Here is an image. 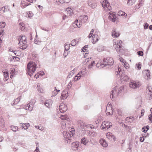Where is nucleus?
I'll use <instances>...</instances> for the list:
<instances>
[{
	"mask_svg": "<svg viewBox=\"0 0 152 152\" xmlns=\"http://www.w3.org/2000/svg\"><path fill=\"white\" fill-rule=\"evenodd\" d=\"M114 61L113 58H108L99 61L96 64V66L97 67L101 69L103 68L105 66L112 65Z\"/></svg>",
	"mask_w": 152,
	"mask_h": 152,
	"instance_id": "1",
	"label": "nucleus"
},
{
	"mask_svg": "<svg viewBox=\"0 0 152 152\" xmlns=\"http://www.w3.org/2000/svg\"><path fill=\"white\" fill-rule=\"evenodd\" d=\"M38 64L37 61H30L27 65V72L28 74L31 76H32L38 68Z\"/></svg>",
	"mask_w": 152,
	"mask_h": 152,
	"instance_id": "2",
	"label": "nucleus"
},
{
	"mask_svg": "<svg viewBox=\"0 0 152 152\" xmlns=\"http://www.w3.org/2000/svg\"><path fill=\"white\" fill-rule=\"evenodd\" d=\"M121 41L120 40L114 39L113 40V46L116 51L118 52V53L120 54H123L124 53L122 47Z\"/></svg>",
	"mask_w": 152,
	"mask_h": 152,
	"instance_id": "3",
	"label": "nucleus"
},
{
	"mask_svg": "<svg viewBox=\"0 0 152 152\" xmlns=\"http://www.w3.org/2000/svg\"><path fill=\"white\" fill-rule=\"evenodd\" d=\"M123 67H118V70L115 71L116 75H119L120 79L124 81H127L129 79V77L126 75L124 74V71L122 69Z\"/></svg>",
	"mask_w": 152,
	"mask_h": 152,
	"instance_id": "4",
	"label": "nucleus"
},
{
	"mask_svg": "<svg viewBox=\"0 0 152 152\" xmlns=\"http://www.w3.org/2000/svg\"><path fill=\"white\" fill-rule=\"evenodd\" d=\"M26 37L25 36H22L19 40V45L20 46V48L23 50L26 48L27 45L26 44Z\"/></svg>",
	"mask_w": 152,
	"mask_h": 152,
	"instance_id": "5",
	"label": "nucleus"
},
{
	"mask_svg": "<svg viewBox=\"0 0 152 152\" xmlns=\"http://www.w3.org/2000/svg\"><path fill=\"white\" fill-rule=\"evenodd\" d=\"M101 3L103 7L104 8L105 11L107 12L111 10V7L110 6V4L107 0H101Z\"/></svg>",
	"mask_w": 152,
	"mask_h": 152,
	"instance_id": "6",
	"label": "nucleus"
},
{
	"mask_svg": "<svg viewBox=\"0 0 152 152\" xmlns=\"http://www.w3.org/2000/svg\"><path fill=\"white\" fill-rule=\"evenodd\" d=\"M140 86V83L138 81L132 80L129 83V87L133 89L138 88Z\"/></svg>",
	"mask_w": 152,
	"mask_h": 152,
	"instance_id": "7",
	"label": "nucleus"
},
{
	"mask_svg": "<svg viewBox=\"0 0 152 152\" xmlns=\"http://www.w3.org/2000/svg\"><path fill=\"white\" fill-rule=\"evenodd\" d=\"M63 134L64 139L66 140L65 141H66L67 143L68 141L70 142L71 137H72L73 136L71 134L69 133V132L66 131H64L63 132Z\"/></svg>",
	"mask_w": 152,
	"mask_h": 152,
	"instance_id": "8",
	"label": "nucleus"
},
{
	"mask_svg": "<svg viewBox=\"0 0 152 152\" xmlns=\"http://www.w3.org/2000/svg\"><path fill=\"white\" fill-rule=\"evenodd\" d=\"M112 124L109 122L104 121L102 124L101 127L103 129L105 130L108 129L110 126H112Z\"/></svg>",
	"mask_w": 152,
	"mask_h": 152,
	"instance_id": "9",
	"label": "nucleus"
},
{
	"mask_svg": "<svg viewBox=\"0 0 152 152\" xmlns=\"http://www.w3.org/2000/svg\"><path fill=\"white\" fill-rule=\"evenodd\" d=\"M117 89V87H115L114 88H113L112 91V93L111 94L110 96H112V97L113 98V96L114 95V94H115L117 95H118L120 93H121L123 89V87L121 86V87L117 93H116V89Z\"/></svg>",
	"mask_w": 152,
	"mask_h": 152,
	"instance_id": "10",
	"label": "nucleus"
},
{
	"mask_svg": "<svg viewBox=\"0 0 152 152\" xmlns=\"http://www.w3.org/2000/svg\"><path fill=\"white\" fill-rule=\"evenodd\" d=\"M106 114L107 115H112L113 113V109L112 105L108 103L106 107Z\"/></svg>",
	"mask_w": 152,
	"mask_h": 152,
	"instance_id": "11",
	"label": "nucleus"
},
{
	"mask_svg": "<svg viewBox=\"0 0 152 152\" xmlns=\"http://www.w3.org/2000/svg\"><path fill=\"white\" fill-rule=\"evenodd\" d=\"M59 109L61 113H63L67 110V108L65 104L64 103H61L59 106Z\"/></svg>",
	"mask_w": 152,
	"mask_h": 152,
	"instance_id": "12",
	"label": "nucleus"
},
{
	"mask_svg": "<svg viewBox=\"0 0 152 152\" xmlns=\"http://www.w3.org/2000/svg\"><path fill=\"white\" fill-rule=\"evenodd\" d=\"M109 19L113 22H117V19L116 18V16L114 14V13L110 12L109 13Z\"/></svg>",
	"mask_w": 152,
	"mask_h": 152,
	"instance_id": "13",
	"label": "nucleus"
},
{
	"mask_svg": "<svg viewBox=\"0 0 152 152\" xmlns=\"http://www.w3.org/2000/svg\"><path fill=\"white\" fill-rule=\"evenodd\" d=\"M34 103L33 101H31L29 102L25 107L26 110H28L30 111L32 110Z\"/></svg>",
	"mask_w": 152,
	"mask_h": 152,
	"instance_id": "14",
	"label": "nucleus"
},
{
	"mask_svg": "<svg viewBox=\"0 0 152 152\" xmlns=\"http://www.w3.org/2000/svg\"><path fill=\"white\" fill-rule=\"evenodd\" d=\"M112 36L114 38H116L118 37L120 34L119 31H117L116 29L114 28L112 31Z\"/></svg>",
	"mask_w": 152,
	"mask_h": 152,
	"instance_id": "15",
	"label": "nucleus"
},
{
	"mask_svg": "<svg viewBox=\"0 0 152 152\" xmlns=\"http://www.w3.org/2000/svg\"><path fill=\"white\" fill-rule=\"evenodd\" d=\"M88 18V16L87 15H81L79 18V20L81 23H85L87 21Z\"/></svg>",
	"mask_w": 152,
	"mask_h": 152,
	"instance_id": "16",
	"label": "nucleus"
},
{
	"mask_svg": "<svg viewBox=\"0 0 152 152\" xmlns=\"http://www.w3.org/2000/svg\"><path fill=\"white\" fill-rule=\"evenodd\" d=\"M106 136L107 138L110 140L113 141H115V137L112 133L110 132H108L106 134Z\"/></svg>",
	"mask_w": 152,
	"mask_h": 152,
	"instance_id": "17",
	"label": "nucleus"
},
{
	"mask_svg": "<svg viewBox=\"0 0 152 152\" xmlns=\"http://www.w3.org/2000/svg\"><path fill=\"white\" fill-rule=\"evenodd\" d=\"M88 6L91 8L94 9L96 7V4L92 0H89L88 1Z\"/></svg>",
	"mask_w": 152,
	"mask_h": 152,
	"instance_id": "18",
	"label": "nucleus"
},
{
	"mask_svg": "<svg viewBox=\"0 0 152 152\" xmlns=\"http://www.w3.org/2000/svg\"><path fill=\"white\" fill-rule=\"evenodd\" d=\"M69 95V94L67 91L64 90L62 93L61 98V99H66Z\"/></svg>",
	"mask_w": 152,
	"mask_h": 152,
	"instance_id": "19",
	"label": "nucleus"
},
{
	"mask_svg": "<svg viewBox=\"0 0 152 152\" xmlns=\"http://www.w3.org/2000/svg\"><path fill=\"white\" fill-rule=\"evenodd\" d=\"M80 143L79 142H73L72 144V149L73 150L76 151L78 149L79 147Z\"/></svg>",
	"mask_w": 152,
	"mask_h": 152,
	"instance_id": "20",
	"label": "nucleus"
},
{
	"mask_svg": "<svg viewBox=\"0 0 152 152\" xmlns=\"http://www.w3.org/2000/svg\"><path fill=\"white\" fill-rule=\"evenodd\" d=\"M77 124L79 127L83 129H85L87 125L84 122L80 121L77 122Z\"/></svg>",
	"mask_w": 152,
	"mask_h": 152,
	"instance_id": "21",
	"label": "nucleus"
},
{
	"mask_svg": "<svg viewBox=\"0 0 152 152\" xmlns=\"http://www.w3.org/2000/svg\"><path fill=\"white\" fill-rule=\"evenodd\" d=\"M99 40L98 36L97 34H94L92 37V42L93 44H95Z\"/></svg>",
	"mask_w": 152,
	"mask_h": 152,
	"instance_id": "22",
	"label": "nucleus"
},
{
	"mask_svg": "<svg viewBox=\"0 0 152 152\" xmlns=\"http://www.w3.org/2000/svg\"><path fill=\"white\" fill-rule=\"evenodd\" d=\"M99 142L102 146L106 147L108 146L107 143L105 140L103 139H101L99 140Z\"/></svg>",
	"mask_w": 152,
	"mask_h": 152,
	"instance_id": "23",
	"label": "nucleus"
},
{
	"mask_svg": "<svg viewBox=\"0 0 152 152\" xmlns=\"http://www.w3.org/2000/svg\"><path fill=\"white\" fill-rule=\"evenodd\" d=\"M82 77H83V75L79 72L77 75L75 76L74 80L75 82L79 80Z\"/></svg>",
	"mask_w": 152,
	"mask_h": 152,
	"instance_id": "24",
	"label": "nucleus"
},
{
	"mask_svg": "<svg viewBox=\"0 0 152 152\" xmlns=\"http://www.w3.org/2000/svg\"><path fill=\"white\" fill-rule=\"evenodd\" d=\"M20 126L22 127L24 129H27L30 126V125L28 123H26L25 124H20Z\"/></svg>",
	"mask_w": 152,
	"mask_h": 152,
	"instance_id": "25",
	"label": "nucleus"
},
{
	"mask_svg": "<svg viewBox=\"0 0 152 152\" xmlns=\"http://www.w3.org/2000/svg\"><path fill=\"white\" fill-rule=\"evenodd\" d=\"M88 142V140L85 137L82 138L81 140V143L85 145H86Z\"/></svg>",
	"mask_w": 152,
	"mask_h": 152,
	"instance_id": "26",
	"label": "nucleus"
},
{
	"mask_svg": "<svg viewBox=\"0 0 152 152\" xmlns=\"http://www.w3.org/2000/svg\"><path fill=\"white\" fill-rule=\"evenodd\" d=\"M30 4V3L28 4L24 1H21L20 6L22 8H24L26 7Z\"/></svg>",
	"mask_w": 152,
	"mask_h": 152,
	"instance_id": "27",
	"label": "nucleus"
},
{
	"mask_svg": "<svg viewBox=\"0 0 152 152\" xmlns=\"http://www.w3.org/2000/svg\"><path fill=\"white\" fill-rule=\"evenodd\" d=\"M66 11L67 12V15L69 16L73 14V11L70 8L68 7L66 8Z\"/></svg>",
	"mask_w": 152,
	"mask_h": 152,
	"instance_id": "28",
	"label": "nucleus"
},
{
	"mask_svg": "<svg viewBox=\"0 0 152 152\" xmlns=\"http://www.w3.org/2000/svg\"><path fill=\"white\" fill-rule=\"evenodd\" d=\"M4 78V81H6L9 78V74L8 72L6 71L3 72Z\"/></svg>",
	"mask_w": 152,
	"mask_h": 152,
	"instance_id": "29",
	"label": "nucleus"
},
{
	"mask_svg": "<svg viewBox=\"0 0 152 152\" xmlns=\"http://www.w3.org/2000/svg\"><path fill=\"white\" fill-rule=\"evenodd\" d=\"M86 68L85 67H84L82 69H81V70L79 72L82 75L83 77H85L86 74L87 73V72H86Z\"/></svg>",
	"mask_w": 152,
	"mask_h": 152,
	"instance_id": "30",
	"label": "nucleus"
},
{
	"mask_svg": "<svg viewBox=\"0 0 152 152\" xmlns=\"http://www.w3.org/2000/svg\"><path fill=\"white\" fill-rule=\"evenodd\" d=\"M144 72L146 74V76L145 78L147 80L150 79V72L148 70H145Z\"/></svg>",
	"mask_w": 152,
	"mask_h": 152,
	"instance_id": "31",
	"label": "nucleus"
},
{
	"mask_svg": "<svg viewBox=\"0 0 152 152\" xmlns=\"http://www.w3.org/2000/svg\"><path fill=\"white\" fill-rule=\"evenodd\" d=\"M52 102L51 101L50 99L47 101L45 103V106L48 107H50L51 106Z\"/></svg>",
	"mask_w": 152,
	"mask_h": 152,
	"instance_id": "32",
	"label": "nucleus"
},
{
	"mask_svg": "<svg viewBox=\"0 0 152 152\" xmlns=\"http://www.w3.org/2000/svg\"><path fill=\"white\" fill-rule=\"evenodd\" d=\"M16 72L15 71V69L14 68H12L10 70V78H12L15 75Z\"/></svg>",
	"mask_w": 152,
	"mask_h": 152,
	"instance_id": "33",
	"label": "nucleus"
},
{
	"mask_svg": "<svg viewBox=\"0 0 152 152\" xmlns=\"http://www.w3.org/2000/svg\"><path fill=\"white\" fill-rule=\"evenodd\" d=\"M60 91V90L58 89H56V87L54 88V91H53L52 93V96H55Z\"/></svg>",
	"mask_w": 152,
	"mask_h": 152,
	"instance_id": "34",
	"label": "nucleus"
},
{
	"mask_svg": "<svg viewBox=\"0 0 152 152\" xmlns=\"http://www.w3.org/2000/svg\"><path fill=\"white\" fill-rule=\"evenodd\" d=\"M37 88V89L39 92L43 93V89L42 88V87L40 84L38 83Z\"/></svg>",
	"mask_w": 152,
	"mask_h": 152,
	"instance_id": "35",
	"label": "nucleus"
},
{
	"mask_svg": "<svg viewBox=\"0 0 152 152\" xmlns=\"http://www.w3.org/2000/svg\"><path fill=\"white\" fill-rule=\"evenodd\" d=\"M78 28H80L81 26L80 23V22H78V20H77L75 21L73 24V26H75V25Z\"/></svg>",
	"mask_w": 152,
	"mask_h": 152,
	"instance_id": "36",
	"label": "nucleus"
},
{
	"mask_svg": "<svg viewBox=\"0 0 152 152\" xmlns=\"http://www.w3.org/2000/svg\"><path fill=\"white\" fill-rule=\"evenodd\" d=\"M136 0H128L127 5L128 6H131L135 2Z\"/></svg>",
	"mask_w": 152,
	"mask_h": 152,
	"instance_id": "37",
	"label": "nucleus"
},
{
	"mask_svg": "<svg viewBox=\"0 0 152 152\" xmlns=\"http://www.w3.org/2000/svg\"><path fill=\"white\" fill-rule=\"evenodd\" d=\"M57 2H59L60 3H68L69 2L70 0H55Z\"/></svg>",
	"mask_w": 152,
	"mask_h": 152,
	"instance_id": "38",
	"label": "nucleus"
},
{
	"mask_svg": "<svg viewBox=\"0 0 152 152\" xmlns=\"http://www.w3.org/2000/svg\"><path fill=\"white\" fill-rule=\"evenodd\" d=\"M20 97H18L15 99L13 103H11L12 105H13L14 104H16L19 102L20 100Z\"/></svg>",
	"mask_w": 152,
	"mask_h": 152,
	"instance_id": "39",
	"label": "nucleus"
},
{
	"mask_svg": "<svg viewBox=\"0 0 152 152\" xmlns=\"http://www.w3.org/2000/svg\"><path fill=\"white\" fill-rule=\"evenodd\" d=\"M34 42L35 44L39 45H40L42 42L39 39H37V38L36 37L34 40Z\"/></svg>",
	"mask_w": 152,
	"mask_h": 152,
	"instance_id": "40",
	"label": "nucleus"
},
{
	"mask_svg": "<svg viewBox=\"0 0 152 152\" xmlns=\"http://www.w3.org/2000/svg\"><path fill=\"white\" fill-rule=\"evenodd\" d=\"M69 133L71 134L73 136L74 135V134H75V130L73 128H72L70 127L69 128Z\"/></svg>",
	"mask_w": 152,
	"mask_h": 152,
	"instance_id": "41",
	"label": "nucleus"
},
{
	"mask_svg": "<svg viewBox=\"0 0 152 152\" xmlns=\"http://www.w3.org/2000/svg\"><path fill=\"white\" fill-rule=\"evenodd\" d=\"M126 13L122 11H120L118 12V15L119 16H125V17H126V16L127 15V14H126L125 15Z\"/></svg>",
	"mask_w": 152,
	"mask_h": 152,
	"instance_id": "42",
	"label": "nucleus"
},
{
	"mask_svg": "<svg viewBox=\"0 0 152 152\" xmlns=\"http://www.w3.org/2000/svg\"><path fill=\"white\" fill-rule=\"evenodd\" d=\"M60 118L61 119L63 120H68L69 119V118L67 117V116L66 115H62L61 116Z\"/></svg>",
	"mask_w": 152,
	"mask_h": 152,
	"instance_id": "43",
	"label": "nucleus"
},
{
	"mask_svg": "<svg viewBox=\"0 0 152 152\" xmlns=\"http://www.w3.org/2000/svg\"><path fill=\"white\" fill-rule=\"evenodd\" d=\"M10 128L14 132H16L18 129V127L13 126H11Z\"/></svg>",
	"mask_w": 152,
	"mask_h": 152,
	"instance_id": "44",
	"label": "nucleus"
},
{
	"mask_svg": "<svg viewBox=\"0 0 152 152\" xmlns=\"http://www.w3.org/2000/svg\"><path fill=\"white\" fill-rule=\"evenodd\" d=\"M78 41L76 39H74L71 42V45L72 46H75L76 44Z\"/></svg>",
	"mask_w": 152,
	"mask_h": 152,
	"instance_id": "45",
	"label": "nucleus"
},
{
	"mask_svg": "<svg viewBox=\"0 0 152 152\" xmlns=\"http://www.w3.org/2000/svg\"><path fill=\"white\" fill-rule=\"evenodd\" d=\"M122 65L124 66L125 68L126 69H128L129 67V66L128 63L126 62L122 64Z\"/></svg>",
	"mask_w": 152,
	"mask_h": 152,
	"instance_id": "46",
	"label": "nucleus"
},
{
	"mask_svg": "<svg viewBox=\"0 0 152 152\" xmlns=\"http://www.w3.org/2000/svg\"><path fill=\"white\" fill-rule=\"evenodd\" d=\"M27 14L28 15V18H31L34 15V14L31 11L27 12Z\"/></svg>",
	"mask_w": 152,
	"mask_h": 152,
	"instance_id": "47",
	"label": "nucleus"
},
{
	"mask_svg": "<svg viewBox=\"0 0 152 152\" xmlns=\"http://www.w3.org/2000/svg\"><path fill=\"white\" fill-rule=\"evenodd\" d=\"M95 64L94 61H92L91 63L88 66V67L89 69H91L93 66L94 64Z\"/></svg>",
	"mask_w": 152,
	"mask_h": 152,
	"instance_id": "48",
	"label": "nucleus"
},
{
	"mask_svg": "<svg viewBox=\"0 0 152 152\" xmlns=\"http://www.w3.org/2000/svg\"><path fill=\"white\" fill-rule=\"evenodd\" d=\"M119 56V58L120 60V61L122 62V64L126 62V61L124 59L121 57L120 56Z\"/></svg>",
	"mask_w": 152,
	"mask_h": 152,
	"instance_id": "49",
	"label": "nucleus"
},
{
	"mask_svg": "<svg viewBox=\"0 0 152 152\" xmlns=\"http://www.w3.org/2000/svg\"><path fill=\"white\" fill-rule=\"evenodd\" d=\"M5 22H2L0 23V28H3L5 27Z\"/></svg>",
	"mask_w": 152,
	"mask_h": 152,
	"instance_id": "50",
	"label": "nucleus"
},
{
	"mask_svg": "<svg viewBox=\"0 0 152 152\" xmlns=\"http://www.w3.org/2000/svg\"><path fill=\"white\" fill-rule=\"evenodd\" d=\"M76 70L75 69H74L73 70L70 71V72L69 74L71 75H73L75 72H76Z\"/></svg>",
	"mask_w": 152,
	"mask_h": 152,
	"instance_id": "51",
	"label": "nucleus"
},
{
	"mask_svg": "<svg viewBox=\"0 0 152 152\" xmlns=\"http://www.w3.org/2000/svg\"><path fill=\"white\" fill-rule=\"evenodd\" d=\"M88 48V45H85V46L83 47L82 49H81V51H83V52H84L86 51V50Z\"/></svg>",
	"mask_w": 152,
	"mask_h": 152,
	"instance_id": "52",
	"label": "nucleus"
},
{
	"mask_svg": "<svg viewBox=\"0 0 152 152\" xmlns=\"http://www.w3.org/2000/svg\"><path fill=\"white\" fill-rule=\"evenodd\" d=\"M136 66L138 69H140L141 68V63H139L138 64H136Z\"/></svg>",
	"mask_w": 152,
	"mask_h": 152,
	"instance_id": "53",
	"label": "nucleus"
},
{
	"mask_svg": "<svg viewBox=\"0 0 152 152\" xmlns=\"http://www.w3.org/2000/svg\"><path fill=\"white\" fill-rule=\"evenodd\" d=\"M65 50L68 51V50L69 49V45L66 44L65 45Z\"/></svg>",
	"mask_w": 152,
	"mask_h": 152,
	"instance_id": "54",
	"label": "nucleus"
},
{
	"mask_svg": "<svg viewBox=\"0 0 152 152\" xmlns=\"http://www.w3.org/2000/svg\"><path fill=\"white\" fill-rule=\"evenodd\" d=\"M61 128L63 129H65V128L66 127V122H63L61 126Z\"/></svg>",
	"mask_w": 152,
	"mask_h": 152,
	"instance_id": "55",
	"label": "nucleus"
},
{
	"mask_svg": "<svg viewBox=\"0 0 152 152\" xmlns=\"http://www.w3.org/2000/svg\"><path fill=\"white\" fill-rule=\"evenodd\" d=\"M91 58H86L85 59V62L87 64H88V62L90 61H91Z\"/></svg>",
	"mask_w": 152,
	"mask_h": 152,
	"instance_id": "56",
	"label": "nucleus"
},
{
	"mask_svg": "<svg viewBox=\"0 0 152 152\" xmlns=\"http://www.w3.org/2000/svg\"><path fill=\"white\" fill-rule=\"evenodd\" d=\"M38 74L39 75H40L41 76H42L45 74L44 72H43V71H41L39 72H38Z\"/></svg>",
	"mask_w": 152,
	"mask_h": 152,
	"instance_id": "57",
	"label": "nucleus"
},
{
	"mask_svg": "<svg viewBox=\"0 0 152 152\" xmlns=\"http://www.w3.org/2000/svg\"><path fill=\"white\" fill-rule=\"evenodd\" d=\"M118 114V115L122 116V111L121 110L118 109L117 110Z\"/></svg>",
	"mask_w": 152,
	"mask_h": 152,
	"instance_id": "58",
	"label": "nucleus"
},
{
	"mask_svg": "<svg viewBox=\"0 0 152 152\" xmlns=\"http://www.w3.org/2000/svg\"><path fill=\"white\" fill-rule=\"evenodd\" d=\"M68 51L65 50L63 55L64 56V58H65L68 55Z\"/></svg>",
	"mask_w": 152,
	"mask_h": 152,
	"instance_id": "59",
	"label": "nucleus"
},
{
	"mask_svg": "<svg viewBox=\"0 0 152 152\" xmlns=\"http://www.w3.org/2000/svg\"><path fill=\"white\" fill-rule=\"evenodd\" d=\"M138 54L140 56H142L143 55V53L142 51H138L137 52Z\"/></svg>",
	"mask_w": 152,
	"mask_h": 152,
	"instance_id": "60",
	"label": "nucleus"
},
{
	"mask_svg": "<svg viewBox=\"0 0 152 152\" xmlns=\"http://www.w3.org/2000/svg\"><path fill=\"white\" fill-rule=\"evenodd\" d=\"M148 24L147 23H144V28L145 29H146L148 28Z\"/></svg>",
	"mask_w": 152,
	"mask_h": 152,
	"instance_id": "61",
	"label": "nucleus"
},
{
	"mask_svg": "<svg viewBox=\"0 0 152 152\" xmlns=\"http://www.w3.org/2000/svg\"><path fill=\"white\" fill-rule=\"evenodd\" d=\"M142 131L144 133H146L147 131V130L145 129V127L144 126L142 128Z\"/></svg>",
	"mask_w": 152,
	"mask_h": 152,
	"instance_id": "62",
	"label": "nucleus"
},
{
	"mask_svg": "<svg viewBox=\"0 0 152 152\" xmlns=\"http://www.w3.org/2000/svg\"><path fill=\"white\" fill-rule=\"evenodd\" d=\"M148 118L149 121H150L149 123H152V117L149 115L148 116Z\"/></svg>",
	"mask_w": 152,
	"mask_h": 152,
	"instance_id": "63",
	"label": "nucleus"
},
{
	"mask_svg": "<svg viewBox=\"0 0 152 152\" xmlns=\"http://www.w3.org/2000/svg\"><path fill=\"white\" fill-rule=\"evenodd\" d=\"M144 112H145L144 110V109H142V110H141V115L140 117L143 116L144 115Z\"/></svg>",
	"mask_w": 152,
	"mask_h": 152,
	"instance_id": "64",
	"label": "nucleus"
}]
</instances>
